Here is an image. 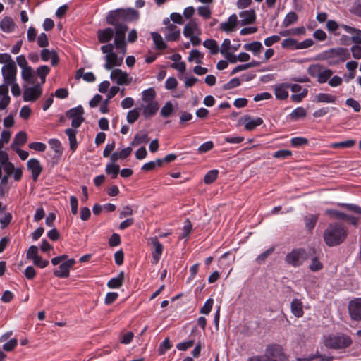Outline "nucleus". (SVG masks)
Listing matches in <instances>:
<instances>
[{
    "label": "nucleus",
    "mask_w": 361,
    "mask_h": 361,
    "mask_svg": "<svg viewBox=\"0 0 361 361\" xmlns=\"http://www.w3.org/2000/svg\"><path fill=\"white\" fill-rule=\"evenodd\" d=\"M106 63L104 66L106 70H111L114 66H120L123 63V56L118 57L115 52L106 54L104 57Z\"/></svg>",
    "instance_id": "obj_15"
},
{
    "label": "nucleus",
    "mask_w": 361,
    "mask_h": 361,
    "mask_svg": "<svg viewBox=\"0 0 361 361\" xmlns=\"http://www.w3.org/2000/svg\"><path fill=\"white\" fill-rule=\"evenodd\" d=\"M155 97L156 92L152 87L144 90L142 93V99L145 103L157 102Z\"/></svg>",
    "instance_id": "obj_32"
},
{
    "label": "nucleus",
    "mask_w": 361,
    "mask_h": 361,
    "mask_svg": "<svg viewBox=\"0 0 361 361\" xmlns=\"http://www.w3.org/2000/svg\"><path fill=\"white\" fill-rule=\"evenodd\" d=\"M138 18V12L133 8H118L111 11L106 16V23L115 27L114 45L120 49L123 55L126 52V33L128 30L126 22Z\"/></svg>",
    "instance_id": "obj_1"
},
{
    "label": "nucleus",
    "mask_w": 361,
    "mask_h": 361,
    "mask_svg": "<svg viewBox=\"0 0 361 361\" xmlns=\"http://www.w3.org/2000/svg\"><path fill=\"white\" fill-rule=\"evenodd\" d=\"M325 213L329 215L331 218L337 219L344 220L345 217H346V214L336 209H327Z\"/></svg>",
    "instance_id": "obj_47"
},
{
    "label": "nucleus",
    "mask_w": 361,
    "mask_h": 361,
    "mask_svg": "<svg viewBox=\"0 0 361 361\" xmlns=\"http://www.w3.org/2000/svg\"><path fill=\"white\" fill-rule=\"evenodd\" d=\"M199 16L208 19L211 17V10L207 6H200L197 8Z\"/></svg>",
    "instance_id": "obj_63"
},
{
    "label": "nucleus",
    "mask_w": 361,
    "mask_h": 361,
    "mask_svg": "<svg viewBox=\"0 0 361 361\" xmlns=\"http://www.w3.org/2000/svg\"><path fill=\"white\" fill-rule=\"evenodd\" d=\"M245 123V128L248 131L253 130L257 126H260L263 123V120L261 118H257L252 119L250 116H244L242 118Z\"/></svg>",
    "instance_id": "obj_23"
},
{
    "label": "nucleus",
    "mask_w": 361,
    "mask_h": 361,
    "mask_svg": "<svg viewBox=\"0 0 361 361\" xmlns=\"http://www.w3.org/2000/svg\"><path fill=\"white\" fill-rule=\"evenodd\" d=\"M287 89H288V85L286 82L276 85L274 87L276 97L280 100L286 99L288 97Z\"/></svg>",
    "instance_id": "obj_25"
},
{
    "label": "nucleus",
    "mask_w": 361,
    "mask_h": 361,
    "mask_svg": "<svg viewBox=\"0 0 361 361\" xmlns=\"http://www.w3.org/2000/svg\"><path fill=\"white\" fill-rule=\"evenodd\" d=\"M0 63H4V65H11L16 63L9 54L4 53L0 54Z\"/></svg>",
    "instance_id": "obj_61"
},
{
    "label": "nucleus",
    "mask_w": 361,
    "mask_h": 361,
    "mask_svg": "<svg viewBox=\"0 0 361 361\" xmlns=\"http://www.w3.org/2000/svg\"><path fill=\"white\" fill-rule=\"evenodd\" d=\"M348 236V229L341 223L329 224L324 231L323 238L326 245L334 247L343 243Z\"/></svg>",
    "instance_id": "obj_2"
},
{
    "label": "nucleus",
    "mask_w": 361,
    "mask_h": 361,
    "mask_svg": "<svg viewBox=\"0 0 361 361\" xmlns=\"http://www.w3.org/2000/svg\"><path fill=\"white\" fill-rule=\"evenodd\" d=\"M237 23L238 17L235 14H233L229 16L228 21L220 24V28L224 32H232L235 30Z\"/></svg>",
    "instance_id": "obj_22"
},
{
    "label": "nucleus",
    "mask_w": 361,
    "mask_h": 361,
    "mask_svg": "<svg viewBox=\"0 0 361 361\" xmlns=\"http://www.w3.org/2000/svg\"><path fill=\"white\" fill-rule=\"evenodd\" d=\"M112 80H116V84L119 85H129L131 82V78H129L126 72H123L121 69H114L110 75Z\"/></svg>",
    "instance_id": "obj_12"
},
{
    "label": "nucleus",
    "mask_w": 361,
    "mask_h": 361,
    "mask_svg": "<svg viewBox=\"0 0 361 361\" xmlns=\"http://www.w3.org/2000/svg\"><path fill=\"white\" fill-rule=\"evenodd\" d=\"M42 90L40 84H37L32 87H27L23 92V100L25 102L35 101L42 94Z\"/></svg>",
    "instance_id": "obj_11"
},
{
    "label": "nucleus",
    "mask_w": 361,
    "mask_h": 361,
    "mask_svg": "<svg viewBox=\"0 0 361 361\" xmlns=\"http://www.w3.org/2000/svg\"><path fill=\"white\" fill-rule=\"evenodd\" d=\"M84 110L82 106H78L75 108L71 109L66 113V116L68 118H76L82 117Z\"/></svg>",
    "instance_id": "obj_33"
},
{
    "label": "nucleus",
    "mask_w": 361,
    "mask_h": 361,
    "mask_svg": "<svg viewBox=\"0 0 361 361\" xmlns=\"http://www.w3.org/2000/svg\"><path fill=\"white\" fill-rule=\"evenodd\" d=\"M240 23L242 25H249L255 23L256 20L255 12L254 10H246L240 13Z\"/></svg>",
    "instance_id": "obj_21"
},
{
    "label": "nucleus",
    "mask_w": 361,
    "mask_h": 361,
    "mask_svg": "<svg viewBox=\"0 0 361 361\" xmlns=\"http://www.w3.org/2000/svg\"><path fill=\"white\" fill-rule=\"evenodd\" d=\"M314 358H319L321 361H333L334 360V357L332 356H326L324 355H321L317 352L315 355H311L308 358L305 359V360L311 361Z\"/></svg>",
    "instance_id": "obj_62"
},
{
    "label": "nucleus",
    "mask_w": 361,
    "mask_h": 361,
    "mask_svg": "<svg viewBox=\"0 0 361 361\" xmlns=\"http://www.w3.org/2000/svg\"><path fill=\"white\" fill-rule=\"evenodd\" d=\"M162 30L165 33V38L167 41H176L180 37V30L174 24L166 26Z\"/></svg>",
    "instance_id": "obj_16"
},
{
    "label": "nucleus",
    "mask_w": 361,
    "mask_h": 361,
    "mask_svg": "<svg viewBox=\"0 0 361 361\" xmlns=\"http://www.w3.org/2000/svg\"><path fill=\"white\" fill-rule=\"evenodd\" d=\"M291 145L293 147H300L308 143V140L302 137H293L290 140Z\"/></svg>",
    "instance_id": "obj_53"
},
{
    "label": "nucleus",
    "mask_w": 361,
    "mask_h": 361,
    "mask_svg": "<svg viewBox=\"0 0 361 361\" xmlns=\"http://www.w3.org/2000/svg\"><path fill=\"white\" fill-rule=\"evenodd\" d=\"M345 104L348 106L353 108L355 112H359L361 109L360 103L353 98L347 99L345 101Z\"/></svg>",
    "instance_id": "obj_60"
},
{
    "label": "nucleus",
    "mask_w": 361,
    "mask_h": 361,
    "mask_svg": "<svg viewBox=\"0 0 361 361\" xmlns=\"http://www.w3.org/2000/svg\"><path fill=\"white\" fill-rule=\"evenodd\" d=\"M352 343L351 338L343 333L329 334L324 338V344L329 349H345L350 347Z\"/></svg>",
    "instance_id": "obj_4"
},
{
    "label": "nucleus",
    "mask_w": 361,
    "mask_h": 361,
    "mask_svg": "<svg viewBox=\"0 0 361 361\" xmlns=\"http://www.w3.org/2000/svg\"><path fill=\"white\" fill-rule=\"evenodd\" d=\"M10 164L12 165L11 169L9 172H7L5 169V166L7 164H4L0 166L1 168V177H0V192L1 194L4 193V188L8 184L9 177L13 174L14 180L16 181H19L23 175V171L20 169H15V166L12 162L10 161Z\"/></svg>",
    "instance_id": "obj_6"
},
{
    "label": "nucleus",
    "mask_w": 361,
    "mask_h": 361,
    "mask_svg": "<svg viewBox=\"0 0 361 361\" xmlns=\"http://www.w3.org/2000/svg\"><path fill=\"white\" fill-rule=\"evenodd\" d=\"M341 27L350 34L355 33V35L351 37V41L355 44L351 47V51L353 58L361 59V47L360 46L361 44V30L344 24H342Z\"/></svg>",
    "instance_id": "obj_7"
},
{
    "label": "nucleus",
    "mask_w": 361,
    "mask_h": 361,
    "mask_svg": "<svg viewBox=\"0 0 361 361\" xmlns=\"http://www.w3.org/2000/svg\"><path fill=\"white\" fill-rule=\"evenodd\" d=\"M38 256V247L35 245H31L27 251L26 258L33 261Z\"/></svg>",
    "instance_id": "obj_48"
},
{
    "label": "nucleus",
    "mask_w": 361,
    "mask_h": 361,
    "mask_svg": "<svg viewBox=\"0 0 361 361\" xmlns=\"http://www.w3.org/2000/svg\"><path fill=\"white\" fill-rule=\"evenodd\" d=\"M50 68L47 66H40L36 71L37 75L41 79V84H44L46 81V76L49 73Z\"/></svg>",
    "instance_id": "obj_37"
},
{
    "label": "nucleus",
    "mask_w": 361,
    "mask_h": 361,
    "mask_svg": "<svg viewBox=\"0 0 361 361\" xmlns=\"http://www.w3.org/2000/svg\"><path fill=\"white\" fill-rule=\"evenodd\" d=\"M27 142V134L25 131H20L16 134L13 143L11 145L12 149L19 148V146L24 145Z\"/></svg>",
    "instance_id": "obj_28"
},
{
    "label": "nucleus",
    "mask_w": 361,
    "mask_h": 361,
    "mask_svg": "<svg viewBox=\"0 0 361 361\" xmlns=\"http://www.w3.org/2000/svg\"><path fill=\"white\" fill-rule=\"evenodd\" d=\"M348 312L352 320L361 322V298L350 300L348 304Z\"/></svg>",
    "instance_id": "obj_9"
},
{
    "label": "nucleus",
    "mask_w": 361,
    "mask_h": 361,
    "mask_svg": "<svg viewBox=\"0 0 361 361\" xmlns=\"http://www.w3.org/2000/svg\"><path fill=\"white\" fill-rule=\"evenodd\" d=\"M274 251V247H270L269 249L267 250L266 251H264V252H262V254H260L257 258H256V261L261 264L263 262H264L266 260V259L270 255H271Z\"/></svg>",
    "instance_id": "obj_58"
},
{
    "label": "nucleus",
    "mask_w": 361,
    "mask_h": 361,
    "mask_svg": "<svg viewBox=\"0 0 361 361\" xmlns=\"http://www.w3.org/2000/svg\"><path fill=\"white\" fill-rule=\"evenodd\" d=\"M173 111V104L171 102H167L161 109V116L164 118L169 117Z\"/></svg>",
    "instance_id": "obj_43"
},
{
    "label": "nucleus",
    "mask_w": 361,
    "mask_h": 361,
    "mask_svg": "<svg viewBox=\"0 0 361 361\" xmlns=\"http://www.w3.org/2000/svg\"><path fill=\"white\" fill-rule=\"evenodd\" d=\"M308 259V255L305 249L298 248L293 250L286 256L285 261L287 264L294 267H300Z\"/></svg>",
    "instance_id": "obj_8"
},
{
    "label": "nucleus",
    "mask_w": 361,
    "mask_h": 361,
    "mask_svg": "<svg viewBox=\"0 0 361 361\" xmlns=\"http://www.w3.org/2000/svg\"><path fill=\"white\" fill-rule=\"evenodd\" d=\"M310 269L312 271H318L323 269V264L319 261L317 257L312 259L311 264L309 267Z\"/></svg>",
    "instance_id": "obj_56"
},
{
    "label": "nucleus",
    "mask_w": 361,
    "mask_h": 361,
    "mask_svg": "<svg viewBox=\"0 0 361 361\" xmlns=\"http://www.w3.org/2000/svg\"><path fill=\"white\" fill-rule=\"evenodd\" d=\"M120 167L117 164H108L106 166V173L112 176V178H116L119 173Z\"/></svg>",
    "instance_id": "obj_42"
},
{
    "label": "nucleus",
    "mask_w": 361,
    "mask_h": 361,
    "mask_svg": "<svg viewBox=\"0 0 361 361\" xmlns=\"http://www.w3.org/2000/svg\"><path fill=\"white\" fill-rule=\"evenodd\" d=\"M281 46L284 49H297L298 41L293 38H288L282 42Z\"/></svg>",
    "instance_id": "obj_44"
},
{
    "label": "nucleus",
    "mask_w": 361,
    "mask_h": 361,
    "mask_svg": "<svg viewBox=\"0 0 361 361\" xmlns=\"http://www.w3.org/2000/svg\"><path fill=\"white\" fill-rule=\"evenodd\" d=\"M0 27L5 32H11L15 27V23L12 18L4 17L0 22Z\"/></svg>",
    "instance_id": "obj_27"
},
{
    "label": "nucleus",
    "mask_w": 361,
    "mask_h": 361,
    "mask_svg": "<svg viewBox=\"0 0 361 361\" xmlns=\"http://www.w3.org/2000/svg\"><path fill=\"white\" fill-rule=\"evenodd\" d=\"M298 18V15L295 12H293V11L289 12L285 16V18L283 21V25L285 27H287L289 25H290L291 24L297 22Z\"/></svg>",
    "instance_id": "obj_38"
},
{
    "label": "nucleus",
    "mask_w": 361,
    "mask_h": 361,
    "mask_svg": "<svg viewBox=\"0 0 361 361\" xmlns=\"http://www.w3.org/2000/svg\"><path fill=\"white\" fill-rule=\"evenodd\" d=\"M201 30L195 19L190 20L185 25L183 30V35L186 37H189L195 35H200Z\"/></svg>",
    "instance_id": "obj_17"
},
{
    "label": "nucleus",
    "mask_w": 361,
    "mask_h": 361,
    "mask_svg": "<svg viewBox=\"0 0 361 361\" xmlns=\"http://www.w3.org/2000/svg\"><path fill=\"white\" fill-rule=\"evenodd\" d=\"M50 147L53 149L56 154L61 155L62 154V147L61 142L56 139H51L49 141Z\"/></svg>",
    "instance_id": "obj_49"
},
{
    "label": "nucleus",
    "mask_w": 361,
    "mask_h": 361,
    "mask_svg": "<svg viewBox=\"0 0 361 361\" xmlns=\"http://www.w3.org/2000/svg\"><path fill=\"white\" fill-rule=\"evenodd\" d=\"M143 115L145 118H149L156 114L159 110V106L157 102L146 103L142 104Z\"/></svg>",
    "instance_id": "obj_24"
},
{
    "label": "nucleus",
    "mask_w": 361,
    "mask_h": 361,
    "mask_svg": "<svg viewBox=\"0 0 361 361\" xmlns=\"http://www.w3.org/2000/svg\"><path fill=\"white\" fill-rule=\"evenodd\" d=\"M152 39L157 49L163 50L166 48V44L163 41L162 37L157 32H152Z\"/></svg>",
    "instance_id": "obj_34"
},
{
    "label": "nucleus",
    "mask_w": 361,
    "mask_h": 361,
    "mask_svg": "<svg viewBox=\"0 0 361 361\" xmlns=\"http://www.w3.org/2000/svg\"><path fill=\"white\" fill-rule=\"evenodd\" d=\"M27 166L32 173V179L36 181L42 171L39 161L37 159H30L27 163Z\"/></svg>",
    "instance_id": "obj_18"
},
{
    "label": "nucleus",
    "mask_w": 361,
    "mask_h": 361,
    "mask_svg": "<svg viewBox=\"0 0 361 361\" xmlns=\"http://www.w3.org/2000/svg\"><path fill=\"white\" fill-rule=\"evenodd\" d=\"M240 85V81L238 78H233L228 82L223 85L224 90H228L234 87H238Z\"/></svg>",
    "instance_id": "obj_57"
},
{
    "label": "nucleus",
    "mask_w": 361,
    "mask_h": 361,
    "mask_svg": "<svg viewBox=\"0 0 361 361\" xmlns=\"http://www.w3.org/2000/svg\"><path fill=\"white\" fill-rule=\"evenodd\" d=\"M192 226L191 224V222L189 221V219H187L185 221V224L183 228V232H182L180 238H183L188 236V235L190 233V232L192 231Z\"/></svg>",
    "instance_id": "obj_59"
},
{
    "label": "nucleus",
    "mask_w": 361,
    "mask_h": 361,
    "mask_svg": "<svg viewBox=\"0 0 361 361\" xmlns=\"http://www.w3.org/2000/svg\"><path fill=\"white\" fill-rule=\"evenodd\" d=\"M306 114V110L303 107H298L290 113L289 116L293 120H297L300 118H305Z\"/></svg>",
    "instance_id": "obj_41"
},
{
    "label": "nucleus",
    "mask_w": 361,
    "mask_h": 361,
    "mask_svg": "<svg viewBox=\"0 0 361 361\" xmlns=\"http://www.w3.org/2000/svg\"><path fill=\"white\" fill-rule=\"evenodd\" d=\"M37 44L40 47H46L49 45V40L45 33H41L37 37Z\"/></svg>",
    "instance_id": "obj_64"
},
{
    "label": "nucleus",
    "mask_w": 361,
    "mask_h": 361,
    "mask_svg": "<svg viewBox=\"0 0 361 361\" xmlns=\"http://www.w3.org/2000/svg\"><path fill=\"white\" fill-rule=\"evenodd\" d=\"M321 69H322V66L319 64H313L308 67L307 72L312 77H319Z\"/></svg>",
    "instance_id": "obj_51"
},
{
    "label": "nucleus",
    "mask_w": 361,
    "mask_h": 361,
    "mask_svg": "<svg viewBox=\"0 0 361 361\" xmlns=\"http://www.w3.org/2000/svg\"><path fill=\"white\" fill-rule=\"evenodd\" d=\"M203 58V54H202L197 49H192L190 53V55L188 56V61H192L193 60H196V62L197 63H201L202 61L201 60H199V59H202Z\"/></svg>",
    "instance_id": "obj_52"
},
{
    "label": "nucleus",
    "mask_w": 361,
    "mask_h": 361,
    "mask_svg": "<svg viewBox=\"0 0 361 361\" xmlns=\"http://www.w3.org/2000/svg\"><path fill=\"white\" fill-rule=\"evenodd\" d=\"M148 141H149V137H148L147 133L140 131L135 135V137L131 142V145L137 146L140 144H145V143L148 142Z\"/></svg>",
    "instance_id": "obj_30"
},
{
    "label": "nucleus",
    "mask_w": 361,
    "mask_h": 361,
    "mask_svg": "<svg viewBox=\"0 0 361 361\" xmlns=\"http://www.w3.org/2000/svg\"><path fill=\"white\" fill-rule=\"evenodd\" d=\"M317 220L318 216L317 215L310 214L305 216L304 221L306 228L308 229L309 231H312L314 228Z\"/></svg>",
    "instance_id": "obj_35"
},
{
    "label": "nucleus",
    "mask_w": 361,
    "mask_h": 361,
    "mask_svg": "<svg viewBox=\"0 0 361 361\" xmlns=\"http://www.w3.org/2000/svg\"><path fill=\"white\" fill-rule=\"evenodd\" d=\"M203 45L209 49L212 54H216L219 51L216 42L214 39H207L203 42Z\"/></svg>",
    "instance_id": "obj_39"
},
{
    "label": "nucleus",
    "mask_w": 361,
    "mask_h": 361,
    "mask_svg": "<svg viewBox=\"0 0 361 361\" xmlns=\"http://www.w3.org/2000/svg\"><path fill=\"white\" fill-rule=\"evenodd\" d=\"M265 357L255 355L250 357L247 361H288V357L283 352V348L278 344H271L267 346Z\"/></svg>",
    "instance_id": "obj_3"
},
{
    "label": "nucleus",
    "mask_w": 361,
    "mask_h": 361,
    "mask_svg": "<svg viewBox=\"0 0 361 361\" xmlns=\"http://www.w3.org/2000/svg\"><path fill=\"white\" fill-rule=\"evenodd\" d=\"M40 56L42 60L44 61H47L49 59H51V63L53 66H56L59 61V58L55 50L43 49L41 51Z\"/></svg>",
    "instance_id": "obj_19"
},
{
    "label": "nucleus",
    "mask_w": 361,
    "mask_h": 361,
    "mask_svg": "<svg viewBox=\"0 0 361 361\" xmlns=\"http://www.w3.org/2000/svg\"><path fill=\"white\" fill-rule=\"evenodd\" d=\"M124 281V273L121 271L117 277L113 278L108 281L107 286L110 288H120Z\"/></svg>",
    "instance_id": "obj_29"
},
{
    "label": "nucleus",
    "mask_w": 361,
    "mask_h": 361,
    "mask_svg": "<svg viewBox=\"0 0 361 361\" xmlns=\"http://www.w3.org/2000/svg\"><path fill=\"white\" fill-rule=\"evenodd\" d=\"M337 100V97L334 95L319 93L316 96V102L319 103H334Z\"/></svg>",
    "instance_id": "obj_31"
},
{
    "label": "nucleus",
    "mask_w": 361,
    "mask_h": 361,
    "mask_svg": "<svg viewBox=\"0 0 361 361\" xmlns=\"http://www.w3.org/2000/svg\"><path fill=\"white\" fill-rule=\"evenodd\" d=\"M149 240L154 248L152 251V263L157 264L160 259L164 247L157 237L150 238Z\"/></svg>",
    "instance_id": "obj_14"
},
{
    "label": "nucleus",
    "mask_w": 361,
    "mask_h": 361,
    "mask_svg": "<svg viewBox=\"0 0 361 361\" xmlns=\"http://www.w3.org/2000/svg\"><path fill=\"white\" fill-rule=\"evenodd\" d=\"M139 112L137 109L130 110L127 114V121L129 123H133L139 117Z\"/></svg>",
    "instance_id": "obj_55"
},
{
    "label": "nucleus",
    "mask_w": 361,
    "mask_h": 361,
    "mask_svg": "<svg viewBox=\"0 0 361 361\" xmlns=\"http://www.w3.org/2000/svg\"><path fill=\"white\" fill-rule=\"evenodd\" d=\"M333 72L330 69H321L319 77H318V82L319 83H324L326 82L332 75Z\"/></svg>",
    "instance_id": "obj_40"
},
{
    "label": "nucleus",
    "mask_w": 361,
    "mask_h": 361,
    "mask_svg": "<svg viewBox=\"0 0 361 361\" xmlns=\"http://www.w3.org/2000/svg\"><path fill=\"white\" fill-rule=\"evenodd\" d=\"M115 30L111 27H106L104 30L97 31V38L100 43L104 44L109 42L114 37Z\"/></svg>",
    "instance_id": "obj_20"
},
{
    "label": "nucleus",
    "mask_w": 361,
    "mask_h": 361,
    "mask_svg": "<svg viewBox=\"0 0 361 361\" xmlns=\"http://www.w3.org/2000/svg\"><path fill=\"white\" fill-rule=\"evenodd\" d=\"M33 75V70L30 66L22 69V78L25 81L30 82Z\"/></svg>",
    "instance_id": "obj_46"
},
{
    "label": "nucleus",
    "mask_w": 361,
    "mask_h": 361,
    "mask_svg": "<svg viewBox=\"0 0 361 361\" xmlns=\"http://www.w3.org/2000/svg\"><path fill=\"white\" fill-rule=\"evenodd\" d=\"M219 174L217 170H211L207 173L204 178V182L206 184L212 183L216 178Z\"/></svg>",
    "instance_id": "obj_45"
},
{
    "label": "nucleus",
    "mask_w": 361,
    "mask_h": 361,
    "mask_svg": "<svg viewBox=\"0 0 361 361\" xmlns=\"http://www.w3.org/2000/svg\"><path fill=\"white\" fill-rule=\"evenodd\" d=\"M350 57L349 51L343 47L333 48L324 53V59L329 60L330 65L343 62L350 59Z\"/></svg>",
    "instance_id": "obj_5"
},
{
    "label": "nucleus",
    "mask_w": 361,
    "mask_h": 361,
    "mask_svg": "<svg viewBox=\"0 0 361 361\" xmlns=\"http://www.w3.org/2000/svg\"><path fill=\"white\" fill-rule=\"evenodd\" d=\"M243 48L246 51H252L255 54H257L262 49V45L261 42L256 41V42H253L250 44H245L243 45Z\"/></svg>",
    "instance_id": "obj_36"
},
{
    "label": "nucleus",
    "mask_w": 361,
    "mask_h": 361,
    "mask_svg": "<svg viewBox=\"0 0 361 361\" xmlns=\"http://www.w3.org/2000/svg\"><path fill=\"white\" fill-rule=\"evenodd\" d=\"M355 144V140H346V141H343V142L333 143L331 145V147L333 148H338V147L350 148V147H352L353 146H354Z\"/></svg>",
    "instance_id": "obj_50"
},
{
    "label": "nucleus",
    "mask_w": 361,
    "mask_h": 361,
    "mask_svg": "<svg viewBox=\"0 0 361 361\" xmlns=\"http://www.w3.org/2000/svg\"><path fill=\"white\" fill-rule=\"evenodd\" d=\"M171 348L169 338H166L159 347V354L164 355L166 351Z\"/></svg>",
    "instance_id": "obj_54"
},
{
    "label": "nucleus",
    "mask_w": 361,
    "mask_h": 361,
    "mask_svg": "<svg viewBox=\"0 0 361 361\" xmlns=\"http://www.w3.org/2000/svg\"><path fill=\"white\" fill-rule=\"evenodd\" d=\"M17 73V67L16 63L11 65H4L1 68V74L4 78V82L12 84L16 82Z\"/></svg>",
    "instance_id": "obj_10"
},
{
    "label": "nucleus",
    "mask_w": 361,
    "mask_h": 361,
    "mask_svg": "<svg viewBox=\"0 0 361 361\" xmlns=\"http://www.w3.org/2000/svg\"><path fill=\"white\" fill-rule=\"evenodd\" d=\"M75 264L74 259H70L62 263L59 266V270H54V275L59 278H67L69 276L70 269Z\"/></svg>",
    "instance_id": "obj_13"
},
{
    "label": "nucleus",
    "mask_w": 361,
    "mask_h": 361,
    "mask_svg": "<svg viewBox=\"0 0 361 361\" xmlns=\"http://www.w3.org/2000/svg\"><path fill=\"white\" fill-rule=\"evenodd\" d=\"M290 309L292 313L296 317H302L304 312H303V305L302 302L298 300V299H294L290 304Z\"/></svg>",
    "instance_id": "obj_26"
}]
</instances>
